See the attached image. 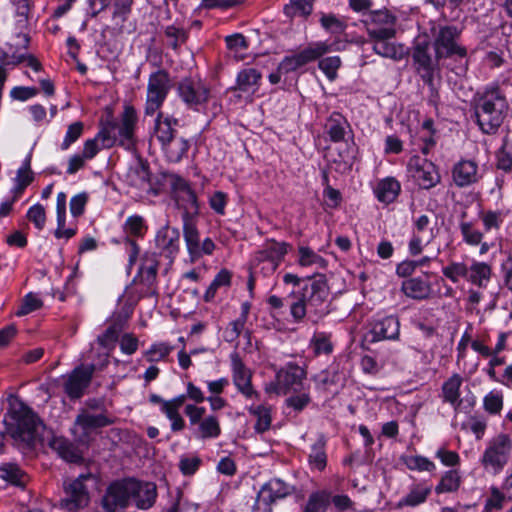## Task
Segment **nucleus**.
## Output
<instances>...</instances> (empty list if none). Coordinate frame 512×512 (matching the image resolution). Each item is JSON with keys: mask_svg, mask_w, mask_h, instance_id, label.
Returning <instances> with one entry per match:
<instances>
[{"mask_svg": "<svg viewBox=\"0 0 512 512\" xmlns=\"http://www.w3.org/2000/svg\"><path fill=\"white\" fill-rule=\"evenodd\" d=\"M167 45L173 50H177L188 38V33L183 29L174 25H169L164 30Z\"/></svg>", "mask_w": 512, "mask_h": 512, "instance_id": "obj_50", "label": "nucleus"}, {"mask_svg": "<svg viewBox=\"0 0 512 512\" xmlns=\"http://www.w3.org/2000/svg\"><path fill=\"white\" fill-rule=\"evenodd\" d=\"M431 48L429 41L416 42L412 47L411 57L416 74L434 93L436 92L435 79H441V62L445 60L438 58L435 53L432 55Z\"/></svg>", "mask_w": 512, "mask_h": 512, "instance_id": "obj_6", "label": "nucleus"}, {"mask_svg": "<svg viewBox=\"0 0 512 512\" xmlns=\"http://www.w3.org/2000/svg\"><path fill=\"white\" fill-rule=\"evenodd\" d=\"M306 371L296 363L289 362L276 373V392L287 394L298 393L304 390L303 381Z\"/></svg>", "mask_w": 512, "mask_h": 512, "instance_id": "obj_14", "label": "nucleus"}, {"mask_svg": "<svg viewBox=\"0 0 512 512\" xmlns=\"http://www.w3.org/2000/svg\"><path fill=\"white\" fill-rule=\"evenodd\" d=\"M331 51V46L326 42H313L304 49L295 52L304 67L305 65L320 59L324 54Z\"/></svg>", "mask_w": 512, "mask_h": 512, "instance_id": "obj_34", "label": "nucleus"}, {"mask_svg": "<svg viewBox=\"0 0 512 512\" xmlns=\"http://www.w3.org/2000/svg\"><path fill=\"white\" fill-rule=\"evenodd\" d=\"M178 125V120L170 116H164L159 112L155 120V136L162 146L169 143L175 137L176 130L174 126Z\"/></svg>", "mask_w": 512, "mask_h": 512, "instance_id": "obj_30", "label": "nucleus"}, {"mask_svg": "<svg viewBox=\"0 0 512 512\" xmlns=\"http://www.w3.org/2000/svg\"><path fill=\"white\" fill-rule=\"evenodd\" d=\"M248 412L256 418L254 430L257 433H264L269 430L272 422L271 406L266 404L251 405Z\"/></svg>", "mask_w": 512, "mask_h": 512, "instance_id": "obj_39", "label": "nucleus"}, {"mask_svg": "<svg viewBox=\"0 0 512 512\" xmlns=\"http://www.w3.org/2000/svg\"><path fill=\"white\" fill-rule=\"evenodd\" d=\"M483 407L490 414H498L503 407V396L499 392L491 391L483 399Z\"/></svg>", "mask_w": 512, "mask_h": 512, "instance_id": "obj_62", "label": "nucleus"}, {"mask_svg": "<svg viewBox=\"0 0 512 512\" xmlns=\"http://www.w3.org/2000/svg\"><path fill=\"white\" fill-rule=\"evenodd\" d=\"M491 266L485 262H473L468 267L467 280L478 287H485L491 278Z\"/></svg>", "mask_w": 512, "mask_h": 512, "instance_id": "obj_40", "label": "nucleus"}, {"mask_svg": "<svg viewBox=\"0 0 512 512\" xmlns=\"http://www.w3.org/2000/svg\"><path fill=\"white\" fill-rule=\"evenodd\" d=\"M288 244L285 242H277L274 239L267 240L262 249L257 251L254 256V263L264 264L262 270L272 273L276 271L281 261L287 254Z\"/></svg>", "mask_w": 512, "mask_h": 512, "instance_id": "obj_17", "label": "nucleus"}, {"mask_svg": "<svg viewBox=\"0 0 512 512\" xmlns=\"http://www.w3.org/2000/svg\"><path fill=\"white\" fill-rule=\"evenodd\" d=\"M231 365L232 380L237 390L247 399H259V393L252 386V374L237 354L231 356Z\"/></svg>", "mask_w": 512, "mask_h": 512, "instance_id": "obj_20", "label": "nucleus"}, {"mask_svg": "<svg viewBox=\"0 0 512 512\" xmlns=\"http://www.w3.org/2000/svg\"><path fill=\"white\" fill-rule=\"evenodd\" d=\"M326 437L324 434H319L315 443L311 446V451L308 455V461L313 469L322 471L327 465L326 455Z\"/></svg>", "mask_w": 512, "mask_h": 512, "instance_id": "obj_33", "label": "nucleus"}, {"mask_svg": "<svg viewBox=\"0 0 512 512\" xmlns=\"http://www.w3.org/2000/svg\"><path fill=\"white\" fill-rule=\"evenodd\" d=\"M401 289L407 297L416 300L427 299L431 293L430 283L420 277L404 280Z\"/></svg>", "mask_w": 512, "mask_h": 512, "instance_id": "obj_29", "label": "nucleus"}, {"mask_svg": "<svg viewBox=\"0 0 512 512\" xmlns=\"http://www.w3.org/2000/svg\"><path fill=\"white\" fill-rule=\"evenodd\" d=\"M50 447L67 462L78 463L82 461V456L77 447L63 437H53L50 441Z\"/></svg>", "mask_w": 512, "mask_h": 512, "instance_id": "obj_31", "label": "nucleus"}, {"mask_svg": "<svg viewBox=\"0 0 512 512\" xmlns=\"http://www.w3.org/2000/svg\"><path fill=\"white\" fill-rule=\"evenodd\" d=\"M329 286L325 275H318L310 283L301 287L299 297L290 305V313L295 322H300L306 314L312 322H318L329 314Z\"/></svg>", "mask_w": 512, "mask_h": 512, "instance_id": "obj_2", "label": "nucleus"}, {"mask_svg": "<svg viewBox=\"0 0 512 512\" xmlns=\"http://www.w3.org/2000/svg\"><path fill=\"white\" fill-rule=\"evenodd\" d=\"M137 487L136 479L133 478L112 482L102 496V508L105 512H117L126 509L132 504Z\"/></svg>", "mask_w": 512, "mask_h": 512, "instance_id": "obj_7", "label": "nucleus"}, {"mask_svg": "<svg viewBox=\"0 0 512 512\" xmlns=\"http://www.w3.org/2000/svg\"><path fill=\"white\" fill-rule=\"evenodd\" d=\"M320 23L325 30L332 34H342L347 27L346 23L334 14H324Z\"/></svg>", "mask_w": 512, "mask_h": 512, "instance_id": "obj_55", "label": "nucleus"}, {"mask_svg": "<svg viewBox=\"0 0 512 512\" xmlns=\"http://www.w3.org/2000/svg\"><path fill=\"white\" fill-rule=\"evenodd\" d=\"M167 180L176 207L199 205L197 195L186 179L178 174L171 173L167 175Z\"/></svg>", "mask_w": 512, "mask_h": 512, "instance_id": "obj_19", "label": "nucleus"}, {"mask_svg": "<svg viewBox=\"0 0 512 512\" xmlns=\"http://www.w3.org/2000/svg\"><path fill=\"white\" fill-rule=\"evenodd\" d=\"M202 464V459L198 456H182L178 467L185 476L194 475Z\"/></svg>", "mask_w": 512, "mask_h": 512, "instance_id": "obj_63", "label": "nucleus"}, {"mask_svg": "<svg viewBox=\"0 0 512 512\" xmlns=\"http://www.w3.org/2000/svg\"><path fill=\"white\" fill-rule=\"evenodd\" d=\"M330 503L331 492L328 490H318L308 496L302 512H326Z\"/></svg>", "mask_w": 512, "mask_h": 512, "instance_id": "obj_37", "label": "nucleus"}, {"mask_svg": "<svg viewBox=\"0 0 512 512\" xmlns=\"http://www.w3.org/2000/svg\"><path fill=\"white\" fill-rule=\"evenodd\" d=\"M43 306V302L40 298H38L32 292L26 294L22 299V303L18 311L16 312L17 316L28 315Z\"/></svg>", "mask_w": 512, "mask_h": 512, "instance_id": "obj_57", "label": "nucleus"}, {"mask_svg": "<svg viewBox=\"0 0 512 512\" xmlns=\"http://www.w3.org/2000/svg\"><path fill=\"white\" fill-rule=\"evenodd\" d=\"M293 492V487L274 478L265 483L257 494L252 512H272V504Z\"/></svg>", "mask_w": 512, "mask_h": 512, "instance_id": "obj_12", "label": "nucleus"}, {"mask_svg": "<svg viewBox=\"0 0 512 512\" xmlns=\"http://www.w3.org/2000/svg\"><path fill=\"white\" fill-rule=\"evenodd\" d=\"M95 371V364H80L67 374L63 382V390L70 400L80 399L85 394Z\"/></svg>", "mask_w": 512, "mask_h": 512, "instance_id": "obj_11", "label": "nucleus"}, {"mask_svg": "<svg viewBox=\"0 0 512 512\" xmlns=\"http://www.w3.org/2000/svg\"><path fill=\"white\" fill-rule=\"evenodd\" d=\"M412 177L422 189H431L440 182V174L437 166L427 159L413 156L408 163Z\"/></svg>", "mask_w": 512, "mask_h": 512, "instance_id": "obj_16", "label": "nucleus"}, {"mask_svg": "<svg viewBox=\"0 0 512 512\" xmlns=\"http://www.w3.org/2000/svg\"><path fill=\"white\" fill-rule=\"evenodd\" d=\"M166 98V94L147 90L145 114L154 115L161 108Z\"/></svg>", "mask_w": 512, "mask_h": 512, "instance_id": "obj_58", "label": "nucleus"}, {"mask_svg": "<svg viewBox=\"0 0 512 512\" xmlns=\"http://www.w3.org/2000/svg\"><path fill=\"white\" fill-rule=\"evenodd\" d=\"M310 344L316 355H328L333 350V345L330 341V336L324 332L315 333L311 338Z\"/></svg>", "mask_w": 512, "mask_h": 512, "instance_id": "obj_52", "label": "nucleus"}, {"mask_svg": "<svg viewBox=\"0 0 512 512\" xmlns=\"http://www.w3.org/2000/svg\"><path fill=\"white\" fill-rule=\"evenodd\" d=\"M372 342L397 340L400 334V322L397 316L389 315L375 318L371 323Z\"/></svg>", "mask_w": 512, "mask_h": 512, "instance_id": "obj_22", "label": "nucleus"}, {"mask_svg": "<svg viewBox=\"0 0 512 512\" xmlns=\"http://www.w3.org/2000/svg\"><path fill=\"white\" fill-rule=\"evenodd\" d=\"M171 88L169 73L164 69H159L149 76L147 90L159 92L168 95Z\"/></svg>", "mask_w": 512, "mask_h": 512, "instance_id": "obj_43", "label": "nucleus"}, {"mask_svg": "<svg viewBox=\"0 0 512 512\" xmlns=\"http://www.w3.org/2000/svg\"><path fill=\"white\" fill-rule=\"evenodd\" d=\"M133 0H114L113 19L123 24L131 13Z\"/></svg>", "mask_w": 512, "mask_h": 512, "instance_id": "obj_64", "label": "nucleus"}, {"mask_svg": "<svg viewBox=\"0 0 512 512\" xmlns=\"http://www.w3.org/2000/svg\"><path fill=\"white\" fill-rule=\"evenodd\" d=\"M183 237L191 263L196 262L204 255H211L215 250V244L211 238L207 237L201 240L198 227L183 231Z\"/></svg>", "mask_w": 512, "mask_h": 512, "instance_id": "obj_21", "label": "nucleus"}, {"mask_svg": "<svg viewBox=\"0 0 512 512\" xmlns=\"http://www.w3.org/2000/svg\"><path fill=\"white\" fill-rule=\"evenodd\" d=\"M124 229L130 235L141 237L146 233L147 226L144 224L142 216L133 215L125 221Z\"/></svg>", "mask_w": 512, "mask_h": 512, "instance_id": "obj_60", "label": "nucleus"}, {"mask_svg": "<svg viewBox=\"0 0 512 512\" xmlns=\"http://www.w3.org/2000/svg\"><path fill=\"white\" fill-rule=\"evenodd\" d=\"M168 159L172 162H179L188 152L190 142L184 138H173L169 143L162 146Z\"/></svg>", "mask_w": 512, "mask_h": 512, "instance_id": "obj_41", "label": "nucleus"}, {"mask_svg": "<svg viewBox=\"0 0 512 512\" xmlns=\"http://www.w3.org/2000/svg\"><path fill=\"white\" fill-rule=\"evenodd\" d=\"M461 483L460 471L458 469H450L441 476L440 481L435 486V493H454L460 488Z\"/></svg>", "mask_w": 512, "mask_h": 512, "instance_id": "obj_38", "label": "nucleus"}, {"mask_svg": "<svg viewBox=\"0 0 512 512\" xmlns=\"http://www.w3.org/2000/svg\"><path fill=\"white\" fill-rule=\"evenodd\" d=\"M374 41L373 51L384 57L389 58L395 61H399L404 58L405 51L403 45H396L395 43H391L388 40L390 38H371Z\"/></svg>", "mask_w": 512, "mask_h": 512, "instance_id": "obj_32", "label": "nucleus"}, {"mask_svg": "<svg viewBox=\"0 0 512 512\" xmlns=\"http://www.w3.org/2000/svg\"><path fill=\"white\" fill-rule=\"evenodd\" d=\"M341 65V59L338 56H331L323 58L319 61V69L327 76L329 80H334L337 75V70Z\"/></svg>", "mask_w": 512, "mask_h": 512, "instance_id": "obj_61", "label": "nucleus"}, {"mask_svg": "<svg viewBox=\"0 0 512 512\" xmlns=\"http://www.w3.org/2000/svg\"><path fill=\"white\" fill-rule=\"evenodd\" d=\"M176 92L184 105L199 111L210 99V87L199 77H184L176 84Z\"/></svg>", "mask_w": 512, "mask_h": 512, "instance_id": "obj_9", "label": "nucleus"}, {"mask_svg": "<svg viewBox=\"0 0 512 512\" xmlns=\"http://www.w3.org/2000/svg\"><path fill=\"white\" fill-rule=\"evenodd\" d=\"M262 80V73L256 68H244L238 72L236 83L229 91L238 100L252 102L254 95L258 92Z\"/></svg>", "mask_w": 512, "mask_h": 512, "instance_id": "obj_13", "label": "nucleus"}, {"mask_svg": "<svg viewBox=\"0 0 512 512\" xmlns=\"http://www.w3.org/2000/svg\"><path fill=\"white\" fill-rule=\"evenodd\" d=\"M400 190V183L396 179L388 177L378 183L375 193L380 202L389 204L397 198Z\"/></svg>", "mask_w": 512, "mask_h": 512, "instance_id": "obj_35", "label": "nucleus"}, {"mask_svg": "<svg viewBox=\"0 0 512 512\" xmlns=\"http://www.w3.org/2000/svg\"><path fill=\"white\" fill-rule=\"evenodd\" d=\"M442 273L453 283H457L460 277L467 279L468 267L462 262H452L450 265L442 269Z\"/></svg>", "mask_w": 512, "mask_h": 512, "instance_id": "obj_59", "label": "nucleus"}, {"mask_svg": "<svg viewBox=\"0 0 512 512\" xmlns=\"http://www.w3.org/2000/svg\"><path fill=\"white\" fill-rule=\"evenodd\" d=\"M177 208L181 210L182 230L186 231L188 229L197 228V219L200 214L199 205Z\"/></svg>", "mask_w": 512, "mask_h": 512, "instance_id": "obj_53", "label": "nucleus"}, {"mask_svg": "<svg viewBox=\"0 0 512 512\" xmlns=\"http://www.w3.org/2000/svg\"><path fill=\"white\" fill-rule=\"evenodd\" d=\"M505 216L506 214L500 210H488L479 214L486 232L498 231L504 222Z\"/></svg>", "mask_w": 512, "mask_h": 512, "instance_id": "obj_48", "label": "nucleus"}, {"mask_svg": "<svg viewBox=\"0 0 512 512\" xmlns=\"http://www.w3.org/2000/svg\"><path fill=\"white\" fill-rule=\"evenodd\" d=\"M511 451V437L504 433L498 434L488 442L480 462L486 470L497 474L508 463Z\"/></svg>", "mask_w": 512, "mask_h": 512, "instance_id": "obj_8", "label": "nucleus"}, {"mask_svg": "<svg viewBox=\"0 0 512 512\" xmlns=\"http://www.w3.org/2000/svg\"><path fill=\"white\" fill-rule=\"evenodd\" d=\"M0 478L15 485L23 487L26 483V474L13 463L0 466Z\"/></svg>", "mask_w": 512, "mask_h": 512, "instance_id": "obj_45", "label": "nucleus"}, {"mask_svg": "<svg viewBox=\"0 0 512 512\" xmlns=\"http://www.w3.org/2000/svg\"><path fill=\"white\" fill-rule=\"evenodd\" d=\"M508 103L499 89L486 91L476 102L477 124L486 134L495 133L503 123Z\"/></svg>", "mask_w": 512, "mask_h": 512, "instance_id": "obj_4", "label": "nucleus"}, {"mask_svg": "<svg viewBox=\"0 0 512 512\" xmlns=\"http://www.w3.org/2000/svg\"><path fill=\"white\" fill-rule=\"evenodd\" d=\"M313 5L308 0H290L288 4L284 6V14L293 19L297 16L307 17L312 13Z\"/></svg>", "mask_w": 512, "mask_h": 512, "instance_id": "obj_47", "label": "nucleus"}, {"mask_svg": "<svg viewBox=\"0 0 512 512\" xmlns=\"http://www.w3.org/2000/svg\"><path fill=\"white\" fill-rule=\"evenodd\" d=\"M462 383V376L455 373L443 383L441 388L443 402L449 403L455 409L459 408L462 404L460 398V387Z\"/></svg>", "mask_w": 512, "mask_h": 512, "instance_id": "obj_27", "label": "nucleus"}, {"mask_svg": "<svg viewBox=\"0 0 512 512\" xmlns=\"http://www.w3.org/2000/svg\"><path fill=\"white\" fill-rule=\"evenodd\" d=\"M155 242L161 253L174 259L180 250V231L166 224L157 231Z\"/></svg>", "mask_w": 512, "mask_h": 512, "instance_id": "obj_23", "label": "nucleus"}, {"mask_svg": "<svg viewBox=\"0 0 512 512\" xmlns=\"http://www.w3.org/2000/svg\"><path fill=\"white\" fill-rule=\"evenodd\" d=\"M431 493V487L425 484H415L410 488L406 496L400 499L398 507H416L424 503Z\"/></svg>", "mask_w": 512, "mask_h": 512, "instance_id": "obj_36", "label": "nucleus"}, {"mask_svg": "<svg viewBox=\"0 0 512 512\" xmlns=\"http://www.w3.org/2000/svg\"><path fill=\"white\" fill-rule=\"evenodd\" d=\"M137 113L134 107L126 106L121 121L108 122L98 132V138H102V147L110 148L115 144L130 150L134 147V130L137 123Z\"/></svg>", "mask_w": 512, "mask_h": 512, "instance_id": "obj_5", "label": "nucleus"}, {"mask_svg": "<svg viewBox=\"0 0 512 512\" xmlns=\"http://www.w3.org/2000/svg\"><path fill=\"white\" fill-rule=\"evenodd\" d=\"M298 254V264L301 267H308L312 265H316L323 269L327 267V260L307 246H299Z\"/></svg>", "mask_w": 512, "mask_h": 512, "instance_id": "obj_46", "label": "nucleus"}, {"mask_svg": "<svg viewBox=\"0 0 512 512\" xmlns=\"http://www.w3.org/2000/svg\"><path fill=\"white\" fill-rule=\"evenodd\" d=\"M159 268V259L156 253H145L142 257L141 266L137 277L140 283L145 285L152 295H156L157 273Z\"/></svg>", "mask_w": 512, "mask_h": 512, "instance_id": "obj_24", "label": "nucleus"}, {"mask_svg": "<svg viewBox=\"0 0 512 512\" xmlns=\"http://www.w3.org/2000/svg\"><path fill=\"white\" fill-rule=\"evenodd\" d=\"M90 478L91 474H81L73 480L64 481V496L60 500L62 508L75 512L88 505L90 497L84 481Z\"/></svg>", "mask_w": 512, "mask_h": 512, "instance_id": "obj_10", "label": "nucleus"}, {"mask_svg": "<svg viewBox=\"0 0 512 512\" xmlns=\"http://www.w3.org/2000/svg\"><path fill=\"white\" fill-rule=\"evenodd\" d=\"M135 494L132 503H135L139 509H148L153 506L157 497L156 485L151 482H140L136 480Z\"/></svg>", "mask_w": 512, "mask_h": 512, "instance_id": "obj_28", "label": "nucleus"}, {"mask_svg": "<svg viewBox=\"0 0 512 512\" xmlns=\"http://www.w3.org/2000/svg\"><path fill=\"white\" fill-rule=\"evenodd\" d=\"M479 178L478 165L472 160H460L452 168L453 182L459 188L475 184Z\"/></svg>", "mask_w": 512, "mask_h": 512, "instance_id": "obj_25", "label": "nucleus"}, {"mask_svg": "<svg viewBox=\"0 0 512 512\" xmlns=\"http://www.w3.org/2000/svg\"><path fill=\"white\" fill-rule=\"evenodd\" d=\"M13 423L7 427L11 437L26 448H33L40 441L44 424L37 414L27 405L20 402L10 410Z\"/></svg>", "mask_w": 512, "mask_h": 512, "instance_id": "obj_3", "label": "nucleus"}, {"mask_svg": "<svg viewBox=\"0 0 512 512\" xmlns=\"http://www.w3.org/2000/svg\"><path fill=\"white\" fill-rule=\"evenodd\" d=\"M365 25L370 38H393L396 34L395 17L387 10L370 12Z\"/></svg>", "mask_w": 512, "mask_h": 512, "instance_id": "obj_18", "label": "nucleus"}, {"mask_svg": "<svg viewBox=\"0 0 512 512\" xmlns=\"http://www.w3.org/2000/svg\"><path fill=\"white\" fill-rule=\"evenodd\" d=\"M232 273L227 269H221L216 276L214 277L211 284L208 286L205 294L204 301L211 302L218 289L221 287H230L231 286Z\"/></svg>", "mask_w": 512, "mask_h": 512, "instance_id": "obj_44", "label": "nucleus"}, {"mask_svg": "<svg viewBox=\"0 0 512 512\" xmlns=\"http://www.w3.org/2000/svg\"><path fill=\"white\" fill-rule=\"evenodd\" d=\"M113 422L108 413L92 414L88 410H82L75 419L73 432L80 442L87 443L91 431L109 426Z\"/></svg>", "mask_w": 512, "mask_h": 512, "instance_id": "obj_15", "label": "nucleus"}, {"mask_svg": "<svg viewBox=\"0 0 512 512\" xmlns=\"http://www.w3.org/2000/svg\"><path fill=\"white\" fill-rule=\"evenodd\" d=\"M221 434L219 420L214 415L206 416L198 425L196 437L199 439H215Z\"/></svg>", "mask_w": 512, "mask_h": 512, "instance_id": "obj_42", "label": "nucleus"}, {"mask_svg": "<svg viewBox=\"0 0 512 512\" xmlns=\"http://www.w3.org/2000/svg\"><path fill=\"white\" fill-rule=\"evenodd\" d=\"M430 46L438 58L454 61L448 64L449 69L458 76L465 75L468 70V51L460 43L462 30L453 24L431 22Z\"/></svg>", "mask_w": 512, "mask_h": 512, "instance_id": "obj_1", "label": "nucleus"}, {"mask_svg": "<svg viewBox=\"0 0 512 512\" xmlns=\"http://www.w3.org/2000/svg\"><path fill=\"white\" fill-rule=\"evenodd\" d=\"M434 237L435 235L433 229L429 230V233H426V235H416L412 233V237L408 244V251L410 255H420L423 251V248L428 245L434 239Z\"/></svg>", "mask_w": 512, "mask_h": 512, "instance_id": "obj_51", "label": "nucleus"}, {"mask_svg": "<svg viewBox=\"0 0 512 512\" xmlns=\"http://www.w3.org/2000/svg\"><path fill=\"white\" fill-rule=\"evenodd\" d=\"M172 350L173 346L167 342L153 343L150 348L144 352V358L150 363L158 362L168 357Z\"/></svg>", "mask_w": 512, "mask_h": 512, "instance_id": "obj_49", "label": "nucleus"}, {"mask_svg": "<svg viewBox=\"0 0 512 512\" xmlns=\"http://www.w3.org/2000/svg\"><path fill=\"white\" fill-rule=\"evenodd\" d=\"M324 129L332 142H340L345 139L350 124L341 113L332 112L326 120Z\"/></svg>", "mask_w": 512, "mask_h": 512, "instance_id": "obj_26", "label": "nucleus"}, {"mask_svg": "<svg viewBox=\"0 0 512 512\" xmlns=\"http://www.w3.org/2000/svg\"><path fill=\"white\" fill-rule=\"evenodd\" d=\"M460 231L463 236V240L469 245H479L483 239L482 232L475 229L471 222L460 223Z\"/></svg>", "mask_w": 512, "mask_h": 512, "instance_id": "obj_56", "label": "nucleus"}, {"mask_svg": "<svg viewBox=\"0 0 512 512\" xmlns=\"http://www.w3.org/2000/svg\"><path fill=\"white\" fill-rule=\"evenodd\" d=\"M404 463L409 470L432 472L436 469L431 460L420 455L408 456L404 459Z\"/></svg>", "mask_w": 512, "mask_h": 512, "instance_id": "obj_54", "label": "nucleus"}]
</instances>
